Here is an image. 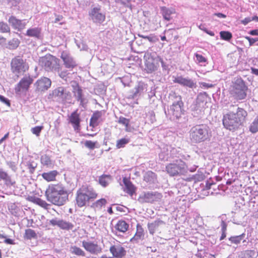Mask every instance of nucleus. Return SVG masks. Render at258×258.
I'll return each instance as SVG.
<instances>
[{
	"instance_id": "1",
	"label": "nucleus",
	"mask_w": 258,
	"mask_h": 258,
	"mask_svg": "<svg viewBox=\"0 0 258 258\" xmlns=\"http://www.w3.org/2000/svg\"><path fill=\"white\" fill-rule=\"evenodd\" d=\"M45 195L48 201L52 204L61 206L69 200V192L61 184H49L46 189Z\"/></svg>"
},
{
	"instance_id": "2",
	"label": "nucleus",
	"mask_w": 258,
	"mask_h": 258,
	"mask_svg": "<svg viewBox=\"0 0 258 258\" xmlns=\"http://www.w3.org/2000/svg\"><path fill=\"white\" fill-rule=\"evenodd\" d=\"M211 133L209 127L206 124H198L192 126L189 131L188 137L192 143L199 144L210 140Z\"/></svg>"
},
{
	"instance_id": "3",
	"label": "nucleus",
	"mask_w": 258,
	"mask_h": 258,
	"mask_svg": "<svg viewBox=\"0 0 258 258\" xmlns=\"http://www.w3.org/2000/svg\"><path fill=\"white\" fill-rule=\"evenodd\" d=\"M98 194L92 187L87 185H83L79 188L76 193V204L79 208L86 206L90 201H93L98 197Z\"/></svg>"
},
{
	"instance_id": "4",
	"label": "nucleus",
	"mask_w": 258,
	"mask_h": 258,
	"mask_svg": "<svg viewBox=\"0 0 258 258\" xmlns=\"http://www.w3.org/2000/svg\"><path fill=\"white\" fill-rule=\"evenodd\" d=\"M187 165L181 159H177L167 164L165 170L170 176H178L185 175L187 172Z\"/></svg>"
},
{
	"instance_id": "5",
	"label": "nucleus",
	"mask_w": 258,
	"mask_h": 258,
	"mask_svg": "<svg viewBox=\"0 0 258 258\" xmlns=\"http://www.w3.org/2000/svg\"><path fill=\"white\" fill-rule=\"evenodd\" d=\"M10 66L11 72L18 77L21 75H23L29 69V64L26 60L20 56L13 58Z\"/></svg>"
},
{
	"instance_id": "6",
	"label": "nucleus",
	"mask_w": 258,
	"mask_h": 258,
	"mask_svg": "<svg viewBox=\"0 0 258 258\" xmlns=\"http://www.w3.org/2000/svg\"><path fill=\"white\" fill-rule=\"evenodd\" d=\"M40 63L46 71H59V60L50 54L42 57L40 60Z\"/></svg>"
},
{
	"instance_id": "7",
	"label": "nucleus",
	"mask_w": 258,
	"mask_h": 258,
	"mask_svg": "<svg viewBox=\"0 0 258 258\" xmlns=\"http://www.w3.org/2000/svg\"><path fill=\"white\" fill-rule=\"evenodd\" d=\"M223 124L230 131L237 129L240 125V116L238 113H229L224 116Z\"/></svg>"
},
{
	"instance_id": "8",
	"label": "nucleus",
	"mask_w": 258,
	"mask_h": 258,
	"mask_svg": "<svg viewBox=\"0 0 258 258\" xmlns=\"http://www.w3.org/2000/svg\"><path fill=\"white\" fill-rule=\"evenodd\" d=\"M33 82V79L30 75H26L23 77L15 87V92L17 94H20L22 92H27Z\"/></svg>"
},
{
	"instance_id": "9",
	"label": "nucleus",
	"mask_w": 258,
	"mask_h": 258,
	"mask_svg": "<svg viewBox=\"0 0 258 258\" xmlns=\"http://www.w3.org/2000/svg\"><path fill=\"white\" fill-rule=\"evenodd\" d=\"M183 103L179 97L178 99L170 106L169 112L173 119H178L183 114Z\"/></svg>"
},
{
	"instance_id": "10",
	"label": "nucleus",
	"mask_w": 258,
	"mask_h": 258,
	"mask_svg": "<svg viewBox=\"0 0 258 258\" xmlns=\"http://www.w3.org/2000/svg\"><path fill=\"white\" fill-rule=\"evenodd\" d=\"M162 195L158 192H146L140 195L139 200L140 202L153 203L161 199Z\"/></svg>"
},
{
	"instance_id": "11",
	"label": "nucleus",
	"mask_w": 258,
	"mask_h": 258,
	"mask_svg": "<svg viewBox=\"0 0 258 258\" xmlns=\"http://www.w3.org/2000/svg\"><path fill=\"white\" fill-rule=\"evenodd\" d=\"M110 252L115 258H122L126 255V251L121 243L116 240L109 248Z\"/></svg>"
},
{
	"instance_id": "12",
	"label": "nucleus",
	"mask_w": 258,
	"mask_h": 258,
	"mask_svg": "<svg viewBox=\"0 0 258 258\" xmlns=\"http://www.w3.org/2000/svg\"><path fill=\"white\" fill-rule=\"evenodd\" d=\"M82 246L84 249L93 254H98L102 252V248L97 242L86 241H82Z\"/></svg>"
},
{
	"instance_id": "13",
	"label": "nucleus",
	"mask_w": 258,
	"mask_h": 258,
	"mask_svg": "<svg viewBox=\"0 0 258 258\" xmlns=\"http://www.w3.org/2000/svg\"><path fill=\"white\" fill-rule=\"evenodd\" d=\"M100 7H94L91 9L89 13V16L91 17L94 22L101 24L105 20V15L100 12Z\"/></svg>"
},
{
	"instance_id": "14",
	"label": "nucleus",
	"mask_w": 258,
	"mask_h": 258,
	"mask_svg": "<svg viewBox=\"0 0 258 258\" xmlns=\"http://www.w3.org/2000/svg\"><path fill=\"white\" fill-rule=\"evenodd\" d=\"M230 94L236 99H241L242 94V79L238 78L234 81L230 88Z\"/></svg>"
},
{
	"instance_id": "15",
	"label": "nucleus",
	"mask_w": 258,
	"mask_h": 258,
	"mask_svg": "<svg viewBox=\"0 0 258 258\" xmlns=\"http://www.w3.org/2000/svg\"><path fill=\"white\" fill-rule=\"evenodd\" d=\"M51 85V80L46 77H42L36 81L34 84L36 91L43 92L48 90Z\"/></svg>"
},
{
	"instance_id": "16",
	"label": "nucleus",
	"mask_w": 258,
	"mask_h": 258,
	"mask_svg": "<svg viewBox=\"0 0 258 258\" xmlns=\"http://www.w3.org/2000/svg\"><path fill=\"white\" fill-rule=\"evenodd\" d=\"M69 122L72 125L75 131H80L81 127V118L78 109L75 110L69 116Z\"/></svg>"
},
{
	"instance_id": "17",
	"label": "nucleus",
	"mask_w": 258,
	"mask_h": 258,
	"mask_svg": "<svg viewBox=\"0 0 258 258\" xmlns=\"http://www.w3.org/2000/svg\"><path fill=\"white\" fill-rule=\"evenodd\" d=\"M144 58L145 60V69L148 73H151L157 70V67L154 63V59L151 53H146Z\"/></svg>"
},
{
	"instance_id": "18",
	"label": "nucleus",
	"mask_w": 258,
	"mask_h": 258,
	"mask_svg": "<svg viewBox=\"0 0 258 258\" xmlns=\"http://www.w3.org/2000/svg\"><path fill=\"white\" fill-rule=\"evenodd\" d=\"M8 22L13 29L18 31L23 30L26 26V23L23 20L19 19L14 16H11L9 17Z\"/></svg>"
},
{
	"instance_id": "19",
	"label": "nucleus",
	"mask_w": 258,
	"mask_h": 258,
	"mask_svg": "<svg viewBox=\"0 0 258 258\" xmlns=\"http://www.w3.org/2000/svg\"><path fill=\"white\" fill-rule=\"evenodd\" d=\"M207 108H208L207 101L205 100L204 98L199 97L191 109L194 113L193 114L194 116H196V114L198 113L203 112Z\"/></svg>"
},
{
	"instance_id": "20",
	"label": "nucleus",
	"mask_w": 258,
	"mask_h": 258,
	"mask_svg": "<svg viewBox=\"0 0 258 258\" xmlns=\"http://www.w3.org/2000/svg\"><path fill=\"white\" fill-rule=\"evenodd\" d=\"M122 181L124 185V191L130 196H132L136 193L137 187L132 182L130 178L123 177Z\"/></svg>"
},
{
	"instance_id": "21",
	"label": "nucleus",
	"mask_w": 258,
	"mask_h": 258,
	"mask_svg": "<svg viewBox=\"0 0 258 258\" xmlns=\"http://www.w3.org/2000/svg\"><path fill=\"white\" fill-rule=\"evenodd\" d=\"M173 82L190 88H195L196 87V83L192 80L183 78L182 76L175 77L173 80Z\"/></svg>"
},
{
	"instance_id": "22",
	"label": "nucleus",
	"mask_w": 258,
	"mask_h": 258,
	"mask_svg": "<svg viewBox=\"0 0 258 258\" xmlns=\"http://www.w3.org/2000/svg\"><path fill=\"white\" fill-rule=\"evenodd\" d=\"M61 58L66 68L73 69L77 66V63L73 57L67 54H62Z\"/></svg>"
},
{
	"instance_id": "23",
	"label": "nucleus",
	"mask_w": 258,
	"mask_h": 258,
	"mask_svg": "<svg viewBox=\"0 0 258 258\" xmlns=\"http://www.w3.org/2000/svg\"><path fill=\"white\" fill-rule=\"evenodd\" d=\"M41 35V28L39 27L30 28L27 29L26 35L31 37L40 38Z\"/></svg>"
},
{
	"instance_id": "24",
	"label": "nucleus",
	"mask_w": 258,
	"mask_h": 258,
	"mask_svg": "<svg viewBox=\"0 0 258 258\" xmlns=\"http://www.w3.org/2000/svg\"><path fill=\"white\" fill-rule=\"evenodd\" d=\"M112 180V176L110 174H103L98 177V183L103 187H107Z\"/></svg>"
},
{
	"instance_id": "25",
	"label": "nucleus",
	"mask_w": 258,
	"mask_h": 258,
	"mask_svg": "<svg viewBox=\"0 0 258 258\" xmlns=\"http://www.w3.org/2000/svg\"><path fill=\"white\" fill-rule=\"evenodd\" d=\"M128 227V224L122 220L118 221L114 226V228L116 230L123 233L127 231Z\"/></svg>"
},
{
	"instance_id": "26",
	"label": "nucleus",
	"mask_w": 258,
	"mask_h": 258,
	"mask_svg": "<svg viewBox=\"0 0 258 258\" xmlns=\"http://www.w3.org/2000/svg\"><path fill=\"white\" fill-rule=\"evenodd\" d=\"M58 172L56 170H52L47 172H44L42 174V178L47 182L54 181L56 180V177Z\"/></svg>"
},
{
	"instance_id": "27",
	"label": "nucleus",
	"mask_w": 258,
	"mask_h": 258,
	"mask_svg": "<svg viewBox=\"0 0 258 258\" xmlns=\"http://www.w3.org/2000/svg\"><path fill=\"white\" fill-rule=\"evenodd\" d=\"M162 15L164 19L167 21H169L171 19V15L175 13L174 9H169L165 7H163L161 8Z\"/></svg>"
},
{
	"instance_id": "28",
	"label": "nucleus",
	"mask_w": 258,
	"mask_h": 258,
	"mask_svg": "<svg viewBox=\"0 0 258 258\" xmlns=\"http://www.w3.org/2000/svg\"><path fill=\"white\" fill-rule=\"evenodd\" d=\"M143 179L146 182L152 184L156 180L157 175L152 171H148L145 173Z\"/></svg>"
},
{
	"instance_id": "29",
	"label": "nucleus",
	"mask_w": 258,
	"mask_h": 258,
	"mask_svg": "<svg viewBox=\"0 0 258 258\" xmlns=\"http://www.w3.org/2000/svg\"><path fill=\"white\" fill-rule=\"evenodd\" d=\"M0 179L3 180L7 185H13L15 183V181H13L9 174L2 169H0Z\"/></svg>"
},
{
	"instance_id": "30",
	"label": "nucleus",
	"mask_w": 258,
	"mask_h": 258,
	"mask_svg": "<svg viewBox=\"0 0 258 258\" xmlns=\"http://www.w3.org/2000/svg\"><path fill=\"white\" fill-rule=\"evenodd\" d=\"M144 236V229L141 226L137 225V231L134 236L131 239L132 241H137L139 240L143 239Z\"/></svg>"
},
{
	"instance_id": "31",
	"label": "nucleus",
	"mask_w": 258,
	"mask_h": 258,
	"mask_svg": "<svg viewBox=\"0 0 258 258\" xmlns=\"http://www.w3.org/2000/svg\"><path fill=\"white\" fill-rule=\"evenodd\" d=\"M101 111H96L93 113L90 120V126L95 127L97 125V120L102 116Z\"/></svg>"
},
{
	"instance_id": "32",
	"label": "nucleus",
	"mask_w": 258,
	"mask_h": 258,
	"mask_svg": "<svg viewBox=\"0 0 258 258\" xmlns=\"http://www.w3.org/2000/svg\"><path fill=\"white\" fill-rule=\"evenodd\" d=\"M107 204V201L104 198H101L93 203L91 207L95 210H100L103 206Z\"/></svg>"
},
{
	"instance_id": "33",
	"label": "nucleus",
	"mask_w": 258,
	"mask_h": 258,
	"mask_svg": "<svg viewBox=\"0 0 258 258\" xmlns=\"http://www.w3.org/2000/svg\"><path fill=\"white\" fill-rule=\"evenodd\" d=\"M20 43V41L19 39L14 38L8 41L7 48L12 50L15 49L19 46Z\"/></svg>"
},
{
	"instance_id": "34",
	"label": "nucleus",
	"mask_w": 258,
	"mask_h": 258,
	"mask_svg": "<svg viewBox=\"0 0 258 258\" xmlns=\"http://www.w3.org/2000/svg\"><path fill=\"white\" fill-rule=\"evenodd\" d=\"M37 237L35 231L31 229H27L25 231L24 238L26 239L30 240L31 239H35Z\"/></svg>"
},
{
	"instance_id": "35",
	"label": "nucleus",
	"mask_w": 258,
	"mask_h": 258,
	"mask_svg": "<svg viewBox=\"0 0 258 258\" xmlns=\"http://www.w3.org/2000/svg\"><path fill=\"white\" fill-rule=\"evenodd\" d=\"M58 227L62 229L70 230L73 228L74 225L70 222L61 220H59Z\"/></svg>"
},
{
	"instance_id": "36",
	"label": "nucleus",
	"mask_w": 258,
	"mask_h": 258,
	"mask_svg": "<svg viewBox=\"0 0 258 258\" xmlns=\"http://www.w3.org/2000/svg\"><path fill=\"white\" fill-rule=\"evenodd\" d=\"M40 161L42 165L47 167L52 165V161L50 159V157L46 154L41 156Z\"/></svg>"
},
{
	"instance_id": "37",
	"label": "nucleus",
	"mask_w": 258,
	"mask_h": 258,
	"mask_svg": "<svg viewBox=\"0 0 258 258\" xmlns=\"http://www.w3.org/2000/svg\"><path fill=\"white\" fill-rule=\"evenodd\" d=\"M130 142V139L127 138H121L116 141V147L117 149L125 147V145Z\"/></svg>"
},
{
	"instance_id": "38",
	"label": "nucleus",
	"mask_w": 258,
	"mask_h": 258,
	"mask_svg": "<svg viewBox=\"0 0 258 258\" xmlns=\"http://www.w3.org/2000/svg\"><path fill=\"white\" fill-rule=\"evenodd\" d=\"M249 131L252 133H256L258 132V115L249 126Z\"/></svg>"
},
{
	"instance_id": "39",
	"label": "nucleus",
	"mask_w": 258,
	"mask_h": 258,
	"mask_svg": "<svg viewBox=\"0 0 258 258\" xmlns=\"http://www.w3.org/2000/svg\"><path fill=\"white\" fill-rule=\"evenodd\" d=\"M257 255V251L254 250H247L243 253V258H255Z\"/></svg>"
},
{
	"instance_id": "40",
	"label": "nucleus",
	"mask_w": 258,
	"mask_h": 258,
	"mask_svg": "<svg viewBox=\"0 0 258 258\" xmlns=\"http://www.w3.org/2000/svg\"><path fill=\"white\" fill-rule=\"evenodd\" d=\"M64 87H59L54 90L53 94L54 96L61 99L64 94Z\"/></svg>"
},
{
	"instance_id": "41",
	"label": "nucleus",
	"mask_w": 258,
	"mask_h": 258,
	"mask_svg": "<svg viewBox=\"0 0 258 258\" xmlns=\"http://www.w3.org/2000/svg\"><path fill=\"white\" fill-rule=\"evenodd\" d=\"M11 29L9 25L5 22H0V33H10Z\"/></svg>"
},
{
	"instance_id": "42",
	"label": "nucleus",
	"mask_w": 258,
	"mask_h": 258,
	"mask_svg": "<svg viewBox=\"0 0 258 258\" xmlns=\"http://www.w3.org/2000/svg\"><path fill=\"white\" fill-rule=\"evenodd\" d=\"M77 100L80 101V105L83 106L84 99L83 97L82 90L78 86L77 89Z\"/></svg>"
},
{
	"instance_id": "43",
	"label": "nucleus",
	"mask_w": 258,
	"mask_h": 258,
	"mask_svg": "<svg viewBox=\"0 0 258 258\" xmlns=\"http://www.w3.org/2000/svg\"><path fill=\"white\" fill-rule=\"evenodd\" d=\"M139 37L145 39H147L150 42H155L158 41L159 40L158 37L154 35H151V36H145L139 34Z\"/></svg>"
},
{
	"instance_id": "44",
	"label": "nucleus",
	"mask_w": 258,
	"mask_h": 258,
	"mask_svg": "<svg viewBox=\"0 0 258 258\" xmlns=\"http://www.w3.org/2000/svg\"><path fill=\"white\" fill-rule=\"evenodd\" d=\"M72 252L73 254H75L79 256H85V252L80 248L76 246L72 247Z\"/></svg>"
},
{
	"instance_id": "45",
	"label": "nucleus",
	"mask_w": 258,
	"mask_h": 258,
	"mask_svg": "<svg viewBox=\"0 0 258 258\" xmlns=\"http://www.w3.org/2000/svg\"><path fill=\"white\" fill-rule=\"evenodd\" d=\"M97 144V141H95V142H93V141H92L91 140H87V141H86L84 143V145L85 146L90 149V150H93L95 148L97 147L96 146V145Z\"/></svg>"
},
{
	"instance_id": "46",
	"label": "nucleus",
	"mask_w": 258,
	"mask_h": 258,
	"mask_svg": "<svg viewBox=\"0 0 258 258\" xmlns=\"http://www.w3.org/2000/svg\"><path fill=\"white\" fill-rule=\"evenodd\" d=\"M221 231L222 234L220 237V240H222L224 239L226 236V230H227V224L226 222L224 221H222L221 222Z\"/></svg>"
},
{
	"instance_id": "47",
	"label": "nucleus",
	"mask_w": 258,
	"mask_h": 258,
	"mask_svg": "<svg viewBox=\"0 0 258 258\" xmlns=\"http://www.w3.org/2000/svg\"><path fill=\"white\" fill-rule=\"evenodd\" d=\"M221 38L228 41L232 38V34L228 31H221L220 33Z\"/></svg>"
},
{
	"instance_id": "48",
	"label": "nucleus",
	"mask_w": 258,
	"mask_h": 258,
	"mask_svg": "<svg viewBox=\"0 0 258 258\" xmlns=\"http://www.w3.org/2000/svg\"><path fill=\"white\" fill-rule=\"evenodd\" d=\"M234 182H236V184L234 185V186L236 187V190H240V189L241 188V186H242V184L240 183V181L238 179H237V180L234 179L233 180H228L226 182V184H231Z\"/></svg>"
},
{
	"instance_id": "49",
	"label": "nucleus",
	"mask_w": 258,
	"mask_h": 258,
	"mask_svg": "<svg viewBox=\"0 0 258 258\" xmlns=\"http://www.w3.org/2000/svg\"><path fill=\"white\" fill-rule=\"evenodd\" d=\"M43 128V126H36L34 127H33L31 129L32 133L35 135L36 136L38 137L40 135V134L42 131V130Z\"/></svg>"
},
{
	"instance_id": "50",
	"label": "nucleus",
	"mask_w": 258,
	"mask_h": 258,
	"mask_svg": "<svg viewBox=\"0 0 258 258\" xmlns=\"http://www.w3.org/2000/svg\"><path fill=\"white\" fill-rule=\"evenodd\" d=\"M118 123L124 125L126 128H128L130 123V119L124 117H120L118 119Z\"/></svg>"
},
{
	"instance_id": "51",
	"label": "nucleus",
	"mask_w": 258,
	"mask_h": 258,
	"mask_svg": "<svg viewBox=\"0 0 258 258\" xmlns=\"http://www.w3.org/2000/svg\"><path fill=\"white\" fill-rule=\"evenodd\" d=\"M36 204L45 209H48V206H49V204L47 203L44 200L40 198L38 199Z\"/></svg>"
},
{
	"instance_id": "52",
	"label": "nucleus",
	"mask_w": 258,
	"mask_h": 258,
	"mask_svg": "<svg viewBox=\"0 0 258 258\" xmlns=\"http://www.w3.org/2000/svg\"><path fill=\"white\" fill-rule=\"evenodd\" d=\"M195 55L196 57L197 61L199 63H205L207 61V58L201 54L196 53L195 54Z\"/></svg>"
},
{
	"instance_id": "53",
	"label": "nucleus",
	"mask_w": 258,
	"mask_h": 258,
	"mask_svg": "<svg viewBox=\"0 0 258 258\" xmlns=\"http://www.w3.org/2000/svg\"><path fill=\"white\" fill-rule=\"evenodd\" d=\"M27 167L29 170V172L31 174H33L37 167V164L31 162H29L27 164Z\"/></svg>"
},
{
	"instance_id": "54",
	"label": "nucleus",
	"mask_w": 258,
	"mask_h": 258,
	"mask_svg": "<svg viewBox=\"0 0 258 258\" xmlns=\"http://www.w3.org/2000/svg\"><path fill=\"white\" fill-rule=\"evenodd\" d=\"M241 240V236H232L229 238V240L233 243L237 244L240 243Z\"/></svg>"
},
{
	"instance_id": "55",
	"label": "nucleus",
	"mask_w": 258,
	"mask_h": 258,
	"mask_svg": "<svg viewBox=\"0 0 258 258\" xmlns=\"http://www.w3.org/2000/svg\"><path fill=\"white\" fill-rule=\"evenodd\" d=\"M71 98V93L70 91H67L64 90V94L63 97H62V100L66 102L67 100H70Z\"/></svg>"
},
{
	"instance_id": "56",
	"label": "nucleus",
	"mask_w": 258,
	"mask_h": 258,
	"mask_svg": "<svg viewBox=\"0 0 258 258\" xmlns=\"http://www.w3.org/2000/svg\"><path fill=\"white\" fill-rule=\"evenodd\" d=\"M38 199L39 198L36 197L34 196H29L27 198V200L34 204H36Z\"/></svg>"
},
{
	"instance_id": "57",
	"label": "nucleus",
	"mask_w": 258,
	"mask_h": 258,
	"mask_svg": "<svg viewBox=\"0 0 258 258\" xmlns=\"http://www.w3.org/2000/svg\"><path fill=\"white\" fill-rule=\"evenodd\" d=\"M0 101L3 103L7 105L8 106L10 107L11 106V103L10 100L5 98L4 96L0 95Z\"/></svg>"
},
{
	"instance_id": "58",
	"label": "nucleus",
	"mask_w": 258,
	"mask_h": 258,
	"mask_svg": "<svg viewBox=\"0 0 258 258\" xmlns=\"http://www.w3.org/2000/svg\"><path fill=\"white\" fill-rule=\"evenodd\" d=\"M245 38L247 40H248V42L249 43V45H252L255 42L258 41V38H250V37H248V36H245Z\"/></svg>"
},
{
	"instance_id": "59",
	"label": "nucleus",
	"mask_w": 258,
	"mask_h": 258,
	"mask_svg": "<svg viewBox=\"0 0 258 258\" xmlns=\"http://www.w3.org/2000/svg\"><path fill=\"white\" fill-rule=\"evenodd\" d=\"M135 92L134 94V96H136L138 94L143 90V87L142 86H138L135 88Z\"/></svg>"
},
{
	"instance_id": "60",
	"label": "nucleus",
	"mask_w": 258,
	"mask_h": 258,
	"mask_svg": "<svg viewBox=\"0 0 258 258\" xmlns=\"http://www.w3.org/2000/svg\"><path fill=\"white\" fill-rule=\"evenodd\" d=\"M8 164L13 171H15L17 170V166L15 162H10Z\"/></svg>"
},
{
	"instance_id": "61",
	"label": "nucleus",
	"mask_w": 258,
	"mask_h": 258,
	"mask_svg": "<svg viewBox=\"0 0 258 258\" xmlns=\"http://www.w3.org/2000/svg\"><path fill=\"white\" fill-rule=\"evenodd\" d=\"M50 224L53 226H59V220H57L56 219H51L49 222Z\"/></svg>"
},
{
	"instance_id": "62",
	"label": "nucleus",
	"mask_w": 258,
	"mask_h": 258,
	"mask_svg": "<svg viewBox=\"0 0 258 258\" xmlns=\"http://www.w3.org/2000/svg\"><path fill=\"white\" fill-rule=\"evenodd\" d=\"M4 242L7 244H15V243L14 242V240L10 239V238H6L4 240Z\"/></svg>"
},
{
	"instance_id": "63",
	"label": "nucleus",
	"mask_w": 258,
	"mask_h": 258,
	"mask_svg": "<svg viewBox=\"0 0 258 258\" xmlns=\"http://www.w3.org/2000/svg\"><path fill=\"white\" fill-rule=\"evenodd\" d=\"M6 38L1 35H0V45H3L6 44Z\"/></svg>"
},
{
	"instance_id": "64",
	"label": "nucleus",
	"mask_w": 258,
	"mask_h": 258,
	"mask_svg": "<svg viewBox=\"0 0 258 258\" xmlns=\"http://www.w3.org/2000/svg\"><path fill=\"white\" fill-rule=\"evenodd\" d=\"M249 33L252 35H258V29L250 31Z\"/></svg>"
}]
</instances>
